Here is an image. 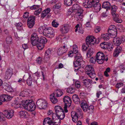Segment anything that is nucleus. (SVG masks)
<instances>
[{
  "label": "nucleus",
  "instance_id": "obj_1",
  "mask_svg": "<svg viewBox=\"0 0 125 125\" xmlns=\"http://www.w3.org/2000/svg\"><path fill=\"white\" fill-rule=\"evenodd\" d=\"M75 60L74 61L73 64L75 67H78L77 69L79 70L81 68H83L85 64V62L83 61L81 55L78 53L76 54V56L75 57Z\"/></svg>",
  "mask_w": 125,
  "mask_h": 125
},
{
  "label": "nucleus",
  "instance_id": "obj_2",
  "mask_svg": "<svg viewBox=\"0 0 125 125\" xmlns=\"http://www.w3.org/2000/svg\"><path fill=\"white\" fill-rule=\"evenodd\" d=\"M22 106L25 109L30 111H33L36 108L34 102L31 100L22 101Z\"/></svg>",
  "mask_w": 125,
  "mask_h": 125
},
{
  "label": "nucleus",
  "instance_id": "obj_3",
  "mask_svg": "<svg viewBox=\"0 0 125 125\" xmlns=\"http://www.w3.org/2000/svg\"><path fill=\"white\" fill-rule=\"evenodd\" d=\"M85 73L92 79L96 77V74L93 67L91 65H87L85 67Z\"/></svg>",
  "mask_w": 125,
  "mask_h": 125
},
{
  "label": "nucleus",
  "instance_id": "obj_4",
  "mask_svg": "<svg viewBox=\"0 0 125 125\" xmlns=\"http://www.w3.org/2000/svg\"><path fill=\"white\" fill-rule=\"evenodd\" d=\"M43 34L46 37L50 38H52L54 36V30L51 27L45 28L43 30Z\"/></svg>",
  "mask_w": 125,
  "mask_h": 125
},
{
  "label": "nucleus",
  "instance_id": "obj_5",
  "mask_svg": "<svg viewBox=\"0 0 125 125\" xmlns=\"http://www.w3.org/2000/svg\"><path fill=\"white\" fill-rule=\"evenodd\" d=\"M96 58L97 62L99 64L103 63L105 60L104 54L101 52H98L96 55Z\"/></svg>",
  "mask_w": 125,
  "mask_h": 125
},
{
  "label": "nucleus",
  "instance_id": "obj_6",
  "mask_svg": "<svg viewBox=\"0 0 125 125\" xmlns=\"http://www.w3.org/2000/svg\"><path fill=\"white\" fill-rule=\"evenodd\" d=\"M36 106L40 109L45 108L47 105L46 101L43 99H39L36 103Z\"/></svg>",
  "mask_w": 125,
  "mask_h": 125
},
{
  "label": "nucleus",
  "instance_id": "obj_7",
  "mask_svg": "<svg viewBox=\"0 0 125 125\" xmlns=\"http://www.w3.org/2000/svg\"><path fill=\"white\" fill-rule=\"evenodd\" d=\"M125 41V37L124 36L119 37H114L113 40V42L114 44L116 46L119 45L121 43Z\"/></svg>",
  "mask_w": 125,
  "mask_h": 125
},
{
  "label": "nucleus",
  "instance_id": "obj_8",
  "mask_svg": "<svg viewBox=\"0 0 125 125\" xmlns=\"http://www.w3.org/2000/svg\"><path fill=\"white\" fill-rule=\"evenodd\" d=\"M39 39L36 33H32L31 37L32 44L33 45H36L38 43H39Z\"/></svg>",
  "mask_w": 125,
  "mask_h": 125
},
{
  "label": "nucleus",
  "instance_id": "obj_9",
  "mask_svg": "<svg viewBox=\"0 0 125 125\" xmlns=\"http://www.w3.org/2000/svg\"><path fill=\"white\" fill-rule=\"evenodd\" d=\"M83 10H81L76 11L74 15V18L75 19L78 21H82V18L83 17Z\"/></svg>",
  "mask_w": 125,
  "mask_h": 125
},
{
  "label": "nucleus",
  "instance_id": "obj_10",
  "mask_svg": "<svg viewBox=\"0 0 125 125\" xmlns=\"http://www.w3.org/2000/svg\"><path fill=\"white\" fill-rule=\"evenodd\" d=\"M96 39L93 36H89L86 37V42L87 45H94L95 43Z\"/></svg>",
  "mask_w": 125,
  "mask_h": 125
},
{
  "label": "nucleus",
  "instance_id": "obj_11",
  "mask_svg": "<svg viewBox=\"0 0 125 125\" xmlns=\"http://www.w3.org/2000/svg\"><path fill=\"white\" fill-rule=\"evenodd\" d=\"M82 114L83 113L82 112H78L76 113L74 112H72L71 115L73 121L75 123L77 122L78 120V116L80 115L81 116Z\"/></svg>",
  "mask_w": 125,
  "mask_h": 125
},
{
  "label": "nucleus",
  "instance_id": "obj_12",
  "mask_svg": "<svg viewBox=\"0 0 125 125\" xmlns=\"http://www.w3.org/2000/svg\"><path fill=\"white\" fill-rule=\"evenodd\" d=\"M14 113V111L12 110H5L3 112V114L7 118L10 119L13 116Z\"/></svg>",
  "mask_w": 125,
  "mask_h": 125
},
{
  "label": "nucleus",
  "instance_id": "obj_13",
  "mask_svg": "<svg viewBox=\"0 0 125 125\" xmlns=\"http://www.w3.org/2000/svg\"><path fill=\"white\" fill-rule=\"evenodd\" d=\"M35 17L32 16L29 17L27 20V25L30 28H32L35 24Z\"/></svg>",
  "mask_w": 125,
  "mask_h": 125
},
{
  "label": "nucleus",
  "instance_id": "obj_14",
  "mask_svg": "<svg viewBox=\"0 0 125 125\" xmlns=\"http://www.w3.org/2000/svg\"><path fill=\"white\" fill-rule=\"evenodd\" d=\"M13 73V70L11 69H8L5 72V78L6 79H9Z\"/></svg>",
  "mask_w": 125,
  "mask_h": 125
},
{
  "label": "nucleus",
  "instance_id": "obj_15",
  "mask_svg": "<svg viewBox=\"0 0 125 125\" xmlns=\"http://www.w3.org/2000/svg\"><path fill=\"white\" fill-rule=\"evenodd\" d=\"M12 98L10 96L6 94H2L0 96V100L3 102L9 101Z\"/></svg>",
  "mask_w": 125,
  "mask_h": 125
},
{
  "label": "nucleus",
  "instance_id": "obj_16",
  "mask_svg": "<svg viewBox=\"0 0 125 125\" xmlns=\"http://www.w3.org/2000/svg\"><path fill=\"white\" fill-rule=\"evenodd\" d=\"M69 26L68 24H64L62 26L60 31L62 34L67 33L69 29Z\"/></svg>",
  "mask_w": 125,
  "mask_h": 125
},
{
  "label": "nucleus",
  "instance_id": "obj_17",
  "mask_svg": "<svg viewBox=\"0 0 125 125\" xmlns=\"http://www.w3.org/2000/svg\"><path fill=\"white\" fill-rule=\"evenodd\" d=\"M66 46H64L59 48L57 51V53L59 55H61L66 52L67 50Z\"/></svg>",
  "mask_w": 125,
  "mask_h": 125
},
{
  "label": "nucleus",
  "instance_id": "obj_18",
  "mask_svg": "<svg viewBox=\"0 0 125 125\" xmlns=\"http://www.w3.org/2000/svg\"><path fill=\"white\" fill-rule=\"evenodd\" d=\"M122 48L120 46L117 47L116 48L115 51H114L113 55L114 57H117L119 54L121 52Z\"/></svg>",
  "mask_w": 125,
  "mask_h": 125
},
{
  "label": "nucleus",
  "instance_id": "obj_19",
  "mask_svg": "<svg viewBox=\"0 0 125 125\" xmlns=\"http://www.w3.org/2000/svg\"><path fill=\"white\" fill-rule=\"evenodd\" d=\"M80 105L83 111L85 112L88 106L86 101L85 100L82 101Z\"/></svg>",
  "mask_w": 125,
  "mask_h": 125
},
{
  "label": "nucleus",
  "instance_id": "obj_20",
  "mask_svg": "<svg viewBox=\"0 0 125 125\" xmlns=\"http://www.w3.org/2000/svg\"><path fill=\"white\" fill-rule=\"evenodd\" d=\"M63 102L66 104H68V106H70L71 104L72 101L70 98L68 96H65L63 98Z\"/></svg>",
  "mask_w": 125,
  "mask_h": 125
},
{
  "label": "nucleus",
  "instance_id": "obj_21",
  "mask_svg": "<svg viewBox=\"0 0 125 125\" xmlns=\"http://www.w3.org/2000/svg\"><path fill=\"white\" fill-rule=\"evenodd\" d=\"M113 16V19L116 22L120 23L122 22V20L119 18V15L117 14H112Z\"/></svg>",
  "mask_w": 125,
  "mask_h": 125
},
{
  "label": "nucleus",
  "instance_id": "obj_22",
  "mask_svg": "<svg viewBox=\"0 0 125 125\" xmlns=\"http://www.w3.org/2000/svg\"><path fill=\"white\" fill-rule=\"evenodd\" d=\"M50 99L52 102L54 104L56 103L58 101L57 99L55 97L54 93H53L50 95Z\"/></svg>",
  "mask_w": 125,
  "mask_h": 125
},
{
  "label": "nucleus",
  "instance_id": "obj_23",
  "mask_svg": "<svg viewBox=\"0 0 125 125\" xmlns=\"http://www.w3.org/2000/svg\"><path fill=\"white\" fill-rule=\"evenodd\" d=\"M53 122L49 117L45 118L43 122V125H51Z\"/></svg>",
  "mask_w": 125,
  "mask_h": 125
},
{
  "label": "nucleus",
  "instance_id": "obj_24",
  "mask_svg": "<svg viewBox=\"0 0 125 125\" xmlns=\"http://www.w3.org/2000/svg\"><path fill=\"white\" fill-rule=\"evenodd\" d=\"M50 10V8H47L43 11L41 14V17L43 19L49 13Z\"/></svg>",
  "mask_w": 125,
  "mask_h": 125
},
{
  "label": "nucleus",
  "instance_id": "obj_25",
  "mask_svg": "<svg viewBox=\"0 0 125 125\" xmlns=\"http://www.w3.org/2000/svg\"><path fill=\"white\" fill-rule=\"evenodd\" d=\"M72 99L75 104H80V101L78 96L76 94L73 95L72 96Z\"/></svg>",
  "mask_w": 125,
  "mask_h": 125
},
{
  "label": "nucleus",
  "instance_id": "obj_26",
  "mask_svg": "<svg viewBox=\"0 0 125 125\" xmlns=\"http://www.w3.org/2000/svg\"><path fill=\"white\" fill-rule=\"evenodd\" d=\"M111 6L110 3L108 1L104 2L102 4L103 8L106 9V10H110Z\"/></svg>",
  "mask_w": 125,
  "mask_h": 125
},
{
  "label": "nucleus",
  "instance_id": "obj_27",
  "mask_svg": "<svg viewBox=\"0 0 125 125\" xmlns=\"http://www.w3.org/2000/svg\"><path fill=\"white\" fill-rule=\"evenodd\" d=\"M53 93H54L55 94H56L55 96L57 97H60L63 94L62 91L59 89H56Z\"/></svg>",
  "mask_w": 125,
  "mask_h": 125
},
{
  "label": "nucleus",
  "instance_id": "obj_28",
  "mask_svg": "<svg viewBox=\"0 0 125 125\" xmlns=\"http://www.w3.org/2000/svg\"><path fill=\"white\" fill-rule=\"evenodd\" d=\"M92 1L89 2L87 0L83 3V5L86 8H89L92 7Z\"/></svg>",
  "mask_w": 125,
  "mask_h": 125
},
{
  "label": "nucleus",
  "instance_id": "obj_29",
  "mask_svg": "<svg viewBox=\"0 0 125 125\" xmlns=\"http://www.w3.org/2000/svg\"><path fill=\"white\" fill-rule=\"evenodd\" d=\"M22 101L21 103L19 104L18 102L17 101H14V103H13L11 105L12 106L16 108L20 107H21V105H22Z\"/></svg>",
  "mask_w": 125,
  "mask_h": 125
},
{
  "label": "nucleus",
  "instance_id": "obj_30",
  "mask_svg": "<svg viewBox=\"0 0 125 125\" xmlns=\"http://www.w3.org/2000/svg\"><path fill=\"white\" fill-rule=\"evenodd\" d=\"M19 114L21 117L23 118H26L28 115L27 112L24 111H20L19 113Z\"/></svg>",
  "mask_w": 125,
  "mask_h": 125
},
{
  "label": "nucleus",
  "instance_id": "obj_31",
  "mask_svg": "<svg viewBox=\"0 0 125 125\" xmlns=\"http://www.w3.org/2000/svg\"><path fill=\"white\" fill-rule=\"evenodd\" d=\"M108 31L109 35L114 36V37H115L117 34V31L116 29L108 30Z\"/></svg>",
  "mask_w": 125,
  "mask_h": 125
},
{
  "label": "nucleus",
  "instance_id": "obj_32",
  "mask_svg": "<svg viewBox=\"0 0 125 125\" xmlns=\"http://www.w3.org/2000/svg\"><path fill=\"white\" fill-rule=\"evenodd\" d=\"M72 8L73 10H76V12L78 11L79 10H83L80 7L79 5L77 4H74Z\"/></svg>",
  "mask_w": 125,
  "mask_h": 125
},
{
  "label": "nucleus",
  "instance_id": "obj_33",
  "mask_svg": "<svg viewBox=\"0 0 125 125\" xmlns=\"http://www.w3.org/2000/svg\"><path fill=\"white\" fill-rule=\"evenodd\" d=\"M47 41V39L45 38L42 37L39 38V43L44 44Z\"/></svg>",
  "mask_w": 125,
  "mask_h": 125
},
{
  "label": "nucleus",
  "instance_id": "obj_34",
  "mask_svg": "<svg viewBox=\"0 0 125 125\" xmlns=\"http://www.w3.org/2000/svg\"><path fill=\"white\" fill-rule=\"evenodd\" d=\"M94 108V106L93 105H91L89 107H88L86 109V110L85 111V112H87L88 113H91L93 112V109Z\"/></svg>",
  "mask_w": 125,
  "mask_h": 125
},
{
  "label": "nucleus",
  "instance_id": "obj_35",
  "mask_svg": "<svg viewBox=\"0 0 125 125\" xmlns=\"http://www.w3.org/2000/svg\"><path fill=\"white\" fill-rule=\"evenodd\" d=\"M64 3L65 6H70L72 4V0H64Z\"/></svg>",
  "mask_w": 125,
  "mask_h": 125
},
{
  "label": "nucleus",
  "instance_id": "obj_36",
  "mask_svg": "<svg viewBox=\"0 0 125 125\" xmlns=\"http://www.w3.org/2000/svg\"><path fill=\"white\" fill-rule=\"evenodd\" d=\"M61 4L60 3H58L54 5L52 8V9L53 11L55 12L56 10L58 9L61 7Z\"/></svg>",
  "mask_w": 125,
  "mask_h": 125
},
{
  "label": "nucleus",
  "instance_id": "obj_37",
  "mask_svg": "<svg viewBox=\"0 0 125 125\" xmlns=\"http://www.w3.org/2000/svg\"><path fill=\"white\" fill-rule=\"evenodd\" d=\"M83 82L85 85H88L92 83V80L88 79H85L83 80Z\"/></svg>",
  "mask_w": 125,
  "mask_h": 125
},
{
  "label": "nucleus",
  "instance_id": "obj_38",
  "mask_svg": "<svg viewBox=\"0 0 125 125\" xmlns=\"http://www.w3.org/2000/svg\"><path fill=\"white\" fill-rule=\"evenodd\" d=\"M73 53L75 54H77L78 53V54H79V53H78V49L77 46L76 45L74 44L73 45Z\"/></svg>",
  "mask_w": 125,
  "mask_h": 125
},
{
  "label": "nucleus",
  "instance_id": "obj_39",
  "mask_svg": "<svg viewBox=\"0 0 125 125\" xmlns=\"http://www.w3.org/2000/svg\"><path fill=\"white\" fill-rule=\"evenodd\" d=\"M6 42L8 44H10L12 42V39L10 36L7 37L6 38Z\"/></svg>",
  "mask_w": 125,
  "mask_h": 125
},
{
  "label": "nucleus",
  "instance_id": "obj_40",
  "mask_svg": "<svg viewBox=\"0 0 125 125\" xmlns=\"http://www.w3.org/2000/svg\"><path fill=\"white\" fill-rule=\"evenodd\" d=\"M117 9V6L115 5H113L112 6L111 12V13L112 14L115 13Z\"/></svg>",
  "mask_w": 125,
  "mask_h": 125
},
{
  "label": "nucleus",
  "instance_id": "obj_41",
  "mask_svg": "<svg viewBox=\"0 0 125 125\" xmlns=\"http://www.w3.org/2000/svg\"><path fill=\"white\" fill-rule=\"evenodd\" d=\"M101 35V37H103V39L104 41H107L109 40V34H103V35Z\"/></svg>",
  "mask_w": 125,
  "mask_h": 125
},
{
  "label": "nucleus",
  "instance_id": "obj_42",
  "mask_svg": "<svg viewBox=\"0 0 125 125\" xmlns=\"http://www.w3.org/2000/svg\"><path fill=\"white\" fill-rule=\"evenodd\" d=\"M37 47L38 50H42L44 48V44H41L40 43H38L37 45Z\"/></svg>",
  "mask_w": 125,
  "mask_h": 125
},
{
  "label": "nucleus",
  "instance_id": "obj_43",
  "mask_svg": "<svg viewBox=\"0 0 125 125\" xmlns=\"http://www.w3.org/2000/svg\"><path fill=\"white\" fill-rule=\"evenodd\" d=\"M108 43L105 42L101 43L100 44V46L101 48L104 49H106L107 48V46Z\"/></svg>",
  "mask_w": 125,
  "mask_h": 125
},
{
  "label": "nucleus",
  "instance_id": "obj_44",
  "mask_svg": "<svg viewBox=\"0 0 125 125\" xmlns=\"http://www.w3.org/2000/svg\"><path fill=\"white\" fill-rule=\"evenodd\" d=\"M42 10V8H40L38 9L37 10H35L34 12V15H38L40 14Z\"/></svg>",
  "mask_w": 125,
  "mask_h": 125
},
{
  "label": "nucleus",
  "instance_id": "obj_45",
  "mask_svg": "<svg viewBox=\"0 0 125 125\" xmlns=\"http://www.w3.org/2000/svg\"><path fill=\"white\" fill-rule=\"evenodd\" d=\"M93 52L91 49H89L86 53L87 56L88 58H89L93 54Z\"/></svg>",
  "mask_w": 125,
  "mask_h": 125
},
{
  "label": "nucleus",
  "instance_id": "obj_46",
  "mask_svg": "<svg viewBox=\"0 0 125 125\" xmlns=\"http://www.w3.org/2000/svg\"><path fill=\"white\" fill-rule=\"evenodd\" d=\"M50 55H47L45 54L44 59L45 62H47L49 61L50 59Z\"/></svg>",
  "mask_w": 125,
  "mask_h": 125
},
{
  "label": "nucleus",
  "instance_id": "obj_47",
  "mask_svg": "<svg viewBox=\"0 0 125 125\" xmlns=\"http://www.w3.org/2000/svg\"><path fill=\"white\" fill-rule=\"evenodd\" d=\"M67 91L68 93L72 94L74 92V89L72 88L69 87L67 88Z\"/></svg>",
  "mask_w": 125,
  "mask_h": 125
},
{
  "label": "nucleus",
  "instance_id": "obj_48",
  "mask_svg": "<svg viewBox=\"0 0 125 125\" xmlns=\"http://www.w3.org/2000/svg\"><path fill=\"white\" fill-rule=\"evenodd\" d=\"M40 8V6L38 5H34L30 7V9L31 10H35L39 9Z\"/></svg>",
  "mask_w": 125,
  "mask_h": 125
},
{
  "label": "nucleus",
  "instance_id": "obj_49",
  "mask_svg": "<svg viewBox=\"0 0 125 125\" xmlns=\"http://www.w3.org/2000/svg\"><path fill=\"white\" fill-rule=\"evenodd\" d=\"M110 71V69L109 67H108L106 68L104 73V75L106 77H108L109 76V75L108 74V73Z\"/></svg>",
  "mask_w": 125,
  "mask_h": 125
},
{
  "label": "nucleus",
  "instance_id": "obj_50",
  "mask_svg": "<svg viewBox=\"0 0 125 125\" xmlns=\"http://www.w3.org/2000/svg\"><path fill=\"white\" fill-rule=\"evenodd\" d=\"M60 119L59 118H58V119H56V120H54V122L53 124L55 125H60L61 123Z\"/></svg>",
  "mask_w": 125,
  "mask_h": 125
},
{
  "label": "nucleus",
  "instance_id": "obj_51",
  "mask_svg": "<svg viewBox=\"0 0 125 125\" xmlns=\"http://www.w3.org/2000/svg\"><path fill=\"white\" fill-rule=\"evenodd\" d=\"M21 85H23L25 83V81L23 79L20 78L18 81Z\"/></svg>",
  "mask_w": 125,
  "mask_h": 125
},
{
  "label": "nucleus",
  "instance_id": "obj_52",
  "mask_svg": "<svg viewBox=\"0 0 125 125\" xmlns=\"http://www.w3.org/2000/svg\"><path fill=\"white\" fill-rule=\"evenodd\" d=\"M61 113H62L61 114L60 116V115H59L57 117V118H59L60 119L62 120L64 118L65 116V113L64 111Z\"/></svg>",
  "mask_w": 125,
  "mask_h": 125
},
{
  "label": "nucleus",
  "instance_id": "obj_53",
  "mask_svg": "<svg viewBox=\"0 0 125 125\" xmlns=\"http://www.w3.org/2000/svg\"><path fill=\"white\" fill-rule=\"evenodd\" d=\"M5 88L6 91L9 92H12L14 91L13 89L11 87V86H6Z\"/></svg>",
  "mask_w": 125,
  "mask_h": 125
},
{
  "label": "nucleus",
  "instance_id": "obj_54",
  "mask_svg": "<svg viewBox=\"0 0 125 125\" xmlns=\"http://www.w3.org/2000/svg\"><path fill=\"white\" fill-rule=\"evenodd\" d=\"M96 58H95L94 57H92L90 59V63L94 64L96 62Z\"/></svg>",
  "mask_w": 125,
  "mask_h": 125
},
{
  "label": "nucleus",
  "instance_id": "obj_55",
  "mask_svg": "<svg viewBox=\"0 0 125 125\" xmlns=\"http://www.w3.org/2000/svg\"><path fill=\"white\" fill-rule=\"evenodd\" d=\"M10 47L8 45H6L4 48V52L6 53H8L9 52L10 50Z\"/></svg>",
  "mask_w": 125,
  "mask_h": 125
},
{
  "label": "nucleus",
  "instance_id": "obj_56",
  "mask_svg": "<svg viewBox=\"0 0 125 125\" xmlns=\"http://www.w3.org/2000/svg\"><path fill=\"white\" fill-rule=\"evenodd\" d=\"M99 1H98V2L95 1L94 0H92V7H94V9H95V8L97 6H98V3H99L98 2Z\"/></svg>",
  "mask_w": 125,
  "mask_h": 125
},
{
  "label": "nucleus",
  "instance_id": "obj_57",
  "mask_svg": "<svg viewBox=\"0 0 125 125\" xmlns=\"http://www.w3.org/2000/svg\"><path fill=\"white\" fill-rule=\"evenodd\" d=\"M52 50L51 49H48L45 52V54L50 55V54L52 53Z\"/></svg>",
  "mask_w": 125,
  "mask_h": 125
},
{
  "label": "nucleus",
  "instance_id": "obj_58",
  "mask_svg": "<svg viewBox=\"0 0 125 125\" xmlns=\"http://www.w3.org/2000/svg\"><path fill=\"white\" fill-rule=\"evenodd\" d=\"M22 24L21 22H19L17 25V27L18 29L20 30H22Z\"/></svg>",
  "mask_w": 125,
  "mask_h": 125
},
{
  "label": "nucleus",
  "instance_id": "obj_59",
  "mask_svg": "<svg viewBox=\"0 0 125 125\" xmlns=\"http://www.w3.org/2000/svg\"><path fill=\"white\" fill-rule=\"evenodd\" d=\"M55 20H54L52 21V26L54 27H57L59 25V23L55 21Z\"/></svg>",
  "mask_w": 125,
  "mask_h": 125
},
{
  "label": "nucleus",
  "instance_id": "obj_60",
  "mask_svg": "<svg viewBox=\"0 0 125 125\" xmlns=\"http://www.w3.org/2000/svg\"><path fill=\"white\" fill-rule=\"evenodd\" d=\"M3 113L0 112V121L5 120V118L3 117Z\"/></svg>",
  "mask_w": 125,
  "mask_h": 125
},
{
  "label": "nucleus",
  "instance_id": "obj_61",
  "mask_svg": "<svg viewBox=\"0 0 125 125\" xmlns=\"http://www.w3.org/2000/svg\"><path fill=\"white\" fill-rule=\"evenodd\" d=\"M101 30L100 27L98 26H96L95 27L94 29V31L96 33H98Z\"/></svg>",
  "mask_w": 125,
  "mask_h": 125
},
{
  "label": "nucleus",
  "instance_id": "obj_62",
  "mask_svg": "<svg viewBox=\"0 0 125 125\" xmlns=\"http://www.w3.org/2000/svg\"><path fill=\"white\" fill-rule=\"evenodd\" d=\"M61 109H62V108L60 106L57 105L55 107V112H58L59 110Z\"/></svg>",
  "mask_w": 125,
  "mask_h": 125
},
{
  "label": "nucleus",
  "instance_id": "obj_63",
  "mask_svg": "<svg viewBox=\"0 0 125 125\" xmlns=\"http://www.w3.org/2000/svg\"><path fill=\"white\" fill-rule=\"evenodd\" d=\"M107 48L108 50L109 51H111L113 47V46L112 44H110L109 45H107Z\"/></svg>",
  "mask_w": 125,
  "mask_h": 125
},
{
  "label": "nucleus",
  "instance_id": "obj_64",
  "mask_svg": "<svg viewBox=\"0 0 125 125\" xmlns=\"http://www.w3.org/2000/svg\"><path fill=\"white\" fill-rule=\"evenodd\" d=\"M101 8V5L99 3H98V6H97L95 8V9L97 10L100 11Z\"/></svg>",
  "mask_w": 125,
  "mask_h": 125
}]
</instances>
